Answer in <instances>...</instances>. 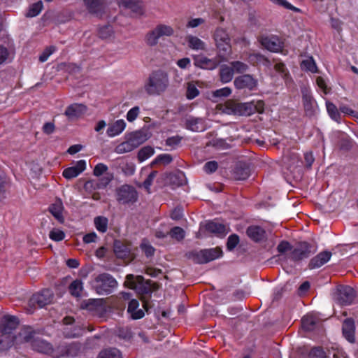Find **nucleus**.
I'll return each instance as SVG.
<instances>
[{
    "instance_id": "nucleus-6",
    "label": "nucleus",
    "mask_w": 358,
    "mask_h": 358,
    "mask_svg": "<svg viewBox=\"0 0 358 358\" xmlns=\"http://www.w3.org/2000/svg\"><path fill=\"white\" fill-rule=\"evenodd\" d=\"M214 39L216 46L223 57H226L231 53L230 38L222 28H217L214 34Z\"/></svg>"
},
{
    "instance_id": "nucleus-48",
    "label": "nucleus",
    "mask_w": 358,
    "mask_h": 358,
    "mask_svg": "<svg viewBox=\"0 0 358 358\" xmlns=\"http://www.w3.org/2000/svg\"><path fill=\"white\" fill-rule=\"evenodd\" d=\"M113 34V27L110 25H105L101 27L99 29L98 34L103 39H108L112 36Z\"/></svg>"
},
{
    "instance_id": "nucleus-12",
    "label": "nucleus",
    "mask_w": 358,
    "mask_h": 358,
    "mask_svg": "<svg viewBox=\"0 0 358 358\" xmlns=\"http://www.w3.org/2000/svg\"><path fill=\"white\" fill-rule=\"evenodd\" d=\"M127 282L130 284L129 286L131 289L137 290V292L141 294L148 295L149 297L151 296L152 289L148 282H142L143 278L141 276H138L136 278V280L139 283L138 285L133 281L134 279V276L133 275H128L127 276Z\"/></svg>"
},
{
    "instance_id": "nucleus-24",
    "label": "nucleus",
    "mask_w": 358,
    "mask_h": 358,
    "mask_svg": "<svg viewBox=\"0 0 358 358\" xmlns=\"http://www.w3.org/2000/svg\"><path fill=\"white\" fill-rule=\"evenodd\" d=\"M355 322L351 318L346 319L343 324V334L345 338L350 342H355Z\"/></svg>"
},
{
    "instance_id": "nucleus-47",
    "label": "nucleus",
    "mask_w": 358,
    "mask_h": 358,
    "mask_svg": "<svg viewBox=\"0 0 358 358\" xmlns=\"http://www.w3.org/2000/svg\"><path fill=\"white\" fill-rule=\"evenodd\" d=\"M42 8H43V2L41 1H40L37 3L32 4L30 6L26 15H27V17H35L37 15H38V13L41 12Z\"/></svg>"
},
{
    "instance_id": "nucleus-27",
    "label": "nucleus",
    "mask_w": 358,
    "mask_h": 358,
    "mask_svg": "<svg viewBox=\"0 0 358 358\" xmlns=\"http://www.w3.org/2000/svg\"><path fill=\"white\" fill-rule=\"evenodd\" d=\"M120 6L130 9L134 13H140L143 8V2L139 0H117Z\"/></svg>"
},
{
    "instance_id": "nucleus-35",
    "label": "nucleus",
    "mask_w": 358,
    "mask_h": 358,
    "mask_svg": "<svg viewBox=\"0 0 358 358\" xmlns=\"http://www.w3.org/2000/svg\"><path fill=\"white\" fill-rule=\"evenodd\" d=\"M43 173V168L42 166L37 162H33L30 164V174L33 180L31 182L34 186L36 187V180L39 178L40 176Z\"/></svg>"
},
{
    "instance_id": "nucleus-43",
    "label": "nucleus",
    "mask_w": 358,
    "mask_h": 358,
    "mask_svg": "<svg viewBox=\"0 0 358 358\" xmlns=\"http://www.w3.org/2000/svg\"><path fill=\"white\" fill-rule=\"evenodd\" d=\"M250 176L248 168L243 166H237L234 171V177L236 180H244Z\"/></svg>"
},
{
    "instance_id": "nucleus-49",
    "label": "nucleus",
    "mask_w": 358,
    "mask_h": 358,
    "mask_svg": "<svg viewBox=\"0 0 358 358\" xmlns=\"http://www.w3.org/2000/svg\"><path fill=\"white\" fill-rule=\"evenodd\" d=\"M114 252L117 257L121 258L125 257L129 252L127 248L118 241L115 242Z\"/></svg>"
},
{
    "instance_id": "nucleus-11",
    "label": "nucleus",
    "mask_w": 358,
    "mask_h": 358,
    "mask_svg": "<svg viewBox=\"0 0 358 358\" xmlns=\"http://www.w3.org/2000/svg\"><path fill=\"white\" fill-rule=\"evenodd\" d=\"M264 103L260 99H253L249 102L238 103L235 110L237 112H264Z\"/></svg>"
},
{
    "instance_id": "nucleus-16",
    "label": "nucleus",
    "mask_w": 358,
    "mask_h": 358,
    "mask_svg": "<svg viewBox=\"0 0 358 358\" xmlns=\"http://www.w3.org/2000/svg\"><path fill=\"white\" fill-rule=\"evenodd\" d=\"M45 306V295L42 292H38L33 294L30 298L28 306L27 308V312L28 313H33L37 308H42Z\"/></svg>"
},
{
    "instance_id": "nucleus-41",
    "label": "nucleus",
    "mask_w": 358,
    "mask_h": 358,
    "mask_svg": "<svg viewBox=\"0 0 358 358\" xmlns=\"http://www.w3.org/2000/svg\"><path fill=\"white\" fill-rule=\"evenodd\" d=\"M8 185V181L5 174L0 173V201L6 197Z\"/></svg>"
},
{
    "instance_id": "nucleus-25",
    "label": "nucleus",
    "mask_w": 358,
    "mask_h": 358,
    "mask_svg": "<svg viewBox=\"0 0 358 358\" xmlns=\"http://www.w3.org/2000/svg\"><path fill=\"white\" fill-rule=\"evenodd\" d=\"M139 303L136 299H131L128 304L127 312L134 320H138L144 317L145 313L143 309L138 308Z\"/></svg>"
},
{
    "instance_id": "nucleus-22",
    "label": "nucleus",
    "mask_w": 358,
    "mask_h": 358,
    "mask_svg": "<svg viewBox=\"0 0 358 358\" xmlns=\"http://www.w3.org/2000/svg\"><path fill=\"white\" fill-rule=\"evenodd\" d=\"M310 254V246L307 243H301L291 253V258L294 261L307 258Z\"/></svg>"
},
{
    "instance_id": "nucleus-32",
    "label": "nucleus",
    "mask_w": 358,
    "mask_h": 358,
    "mask_svg": "<svg viewBox=\"0 0 358 358\" xmlns=\"http://www.w3.org/2000/svg\"><path fill=\"white\" fill-rule=\"evenodd\" d=\"M82 308L90 312L96 313L102 310V303L99 299H89L82 303Z\"/></svg>"
},
{
    "instance_id": "nucleus-30",
    "label": "nucleus",
    "mask_w": 358,
    "mask_h": 358,
    "mask_svg": "<svg viewBox=\"0 0 358 358\" xmlns=\"http://www.w3.org/2000/svg\"><path fill=\"white\" fill-rule=\"evenodd\" d=\"M234 77L233 69L231 66L224 64L220 66V78L222 83L231 82Z\"/></svg>"
},
{
    "instance_id": "nucleus-1",
    "label": "nucleus",
    "mask_w": 358,
    "mask_h": 358,
    "mask_svg": "<svg viewBox=\"0 0 358 358\" xmlns=\"http://www.w3.org/2000/svg\"><path fill=\"white\" fill-rule=\"evenodd\" d=\"M18 324V319L15 316L5 315L2 317L0 322V331L2 333V338H0V350L4 349L10 343H30L34 350L43 352L45 343L42 339L43 332L34 331L29 327L22 329L17 336L13 338L11 341H6Z\"/></svg>"
},
{
    "instance_id": "nucleus-59",
    "label": "nucleus",
    "mask_w": 358,
    "mask_h": 358,
    "mask_svg": "<svg viewBox=\"0 0 358 358\" xmlns=\"http://www.w3.org/2000/svg\"><path fill=\"white\" fill-rule=\"evenodd\" d=\"M157 172L154 171H152L149 176H148V178L145 179V180L143 182V187L148 192H150V186L152 185V182L155 179V178L157 176Z\"/></svg>"
},
{
    "instance_id": "nucleus-10",
    "label": "nucleus",
    "mask_w": 358,
    "mask_h": 358,
    "mask_svg": "<svg viewBox=\"0 0 358 358\" xmlns=\"http://www.w3.org/2000/svg\"><path fill=\"white\" fill-rule=\"evenodd\" d=\"M355 298V291L350 286H341L338 288L337 298L338 303L342 306L350 305Z\"/></svg>"
},
{
    "instance_id": "nucleus-54",
    "label": "nucleus",
    "mask_w": 358,
    "mask_h": 358,
    "mask_svg": "<svg viewBox=\"0 0 358 358\" xmlns=\"http://www.w3.org/2000/svg\"><path fill=\"white\" fill-rule=\"evenodd\" d=\"M239 243V237L236 234H231L227 239V247L229 250H234Z\"/></svg>"
},
{
    "instance_id": "nucleus-38",
    "label": "nucleus",
    "mask_w": 358,
    "mask_h": 358,
    "mask_svg": "<svg viewBox=\"0 0 358 358\" xmlns=\"http://www.w3.org/2000/svg\"><path fill=\"white\" fill-rule=\"evenodd\" d=\"M83 289V284L81 280H76L69 285V292L71 295L79 297L81 296Z\"/></svg>"
},
{
    "instance_id": "nucleus-4",
    "label": "nucleus",
    "mask_w": 358,
    "mask_h": 358,
    "mask_svg": "<svg viewBox=\"0 0 358 358\" xmlns=\"http://www.w3.org/2000/svg\"><path fill=\"white\" fill-rule=\"evenodd\" d=\"M222 255V250L216 248L193 251L190 253L189 257L197 264H206L220 257Z\"/></svg>"
},
{
    "instance_id": "nucleus-9",
    "label": "nucleus",
    "mask_w": 358,
    "mask_h": 358,
    "mask_svg": "<svg viewBox=\"0 0 358 358\" xmlns=\"http://www.w3.org/2000/svg\"><path fill=\"white\" fill-rule=\"evenodd\" d=\"M117 199L122 203L135 202L137 199V192L130 185H122L117 190Z\"/></svg>"
},
{
    "instance_id": "nucleus-50",
    "label": "nucleus",
    "mask_w": 358,
    "mask_h": 358,
    "mask_svg": "<svg viewBox=\"0 0 358 358\" xmlns=\"http://www.w3.org/2000/svg\"><path fill=\"white\" fill-rule=\"evenodd\" d=\"M49 237L50 239L55 241H60L65 237L64 232L59 229H54L50 231Z\"/></svg>"
},
{
    "instance_id": "nucleus-17",
    "label": "nucleus",
    "mask_w": 358,
    "mask_h": 358,
    "mask_svg": "<svg viewBox=\"0 0 358 358\" xmlns=\"http://www.w3.org/2000/svg\"><path fill=\"white\" fill-rule=\"evenodd\" d=\"M125 139H127L134 149L138 148L148 139L146 133L141 131H136L125 135Z\"/></svg>"
},
{
    "instance_id": "nucleus-28",
    "label": "nucleus",
    "mask_w": 358,
    "mask_h": 358,
    "mask_svg": "<svg viewBox=\"0 0 358 358\" xmlns=\"http://www.w3.org/2000/svg\"><path fill=\"white\" fill-rule=\"evenodd\" d=\"M247 234L255 242H259L265 238V231L262 227L257 226L248 227Z\"/></svg>"
},
{
    "instance_id": "nucleus-64",
    "label": "nucleus",
    "mask_w": 358,
    "mask_h": 358,
    "mask_svg": "<svg viewBox=\"0 0 358 358\" xmlns=\"http://www.w3.org/2000/svg\"><path fill=\"white\" fill-rule=\"evenodd\" d=\"M180 141L181 138L180 136H175L168 138L166 141V145L173 148L180 143Z\"/></svg>"
},
{
    "instance_id": "nucleus-15",
    "label": "nucleus",
    "mask_w": 358,
    "mask_h": 358,
    "mask_svg": "<svg viewBox=\"0 0 358 358\" xmlns=\"http://www.w3.org/2000/svg\"><path fill=\"white\" fill-rule=\"evenodd\" d=\"M203 227L208 232L217 236H224L228 233V229L224 224L215 221L206 222Z\"/></svg>"
},
{
    "instance_id": "nucleus-36",
    "label": "nucleus",
    "mask_w": 358,
    "mask_h": 358,
    "mask_svg": "<svg viewBox=\"0 0 358 358\" xmlns=\"http://www.w3.org/2000/svg\"><path fill=\"white\" fill-rule=\"evenodd\" d=\"M199 94L198 82H189L187 83L186 96L188 99H193Z\"/></svg>"
},
{
    "instance_id": "nucleus-44",
    "label": "nucleus",
    "mask_w": 358,
    "mask_h": 358,
    "mask_svg": "<svg viewBox=\"0 0 358 358\" xmlns=\"http://www.w3.org/2000/svg\"><path fill=\"white\" fill-rule=\"evenodd\" d=\"M134 150V147L131 146L129 141L127 139H125L124 142L120 143L115 147V152L117 154H124L131 152Z\"/></svg>"
},
{
    "instance_id": "nucleus-53",
    "label": "nucleus",
    "mask_w": 358,
    "mask_h": 358,
    "mask_svg": "<svg viewBox=\"0 0 358 358\" xmlns=\"http://www.w3.org/2000/svg\"><path fill=\"white\" fill-rule=\"evenodd\" d=\"M170 235L172 238L180 241L185 237V231L181 227H175L171 230Z\"/></svg>"
},
{
    "instance_id": "nucleus-26",
    "label": "nucleus",
    "mask_w": 358,
    "mask_h": 358,
    "mask_svg": "<svg viewBox=\"0 0 358 358\" xmlns=\"http://www.w3.org/2000/svg\"><path fill=\"white\" fill-rule=\"evenodd\" d=\"M126 123L123 120H118L107 129V135L109 137H115L120 134L125 129Z\"/></svg>"
},
{
    "instance_id": "nucleus-14",
    "label": "nucleus",
    "mask_w": 358,
    "mask_h": 358,
    "mask_svg": "<svg viewBox=\"0 0 358 358\" xmlns=\"http://www.w3.org/2000/svg\"><path fill=\"white\" fill-rule=\"evenodd\" d=\"M86 169L85 160L78 161L73 166L65 169L63 171V176L66 179H72L77 177Z\"/></svg>"
},
{
    "instance_id": "nucleus-21",
    "label": "nucleus",
    "mask_w": 358,
    "mask_h": 358,
    "mask_svg": "<svg viewBox=\"0 0 358 358\" xmlns=\"http://www.w3.org/2000/svg\"><path fill=\"white\" fill-rule=\"evenodd\" d=\"M84 3L89 12L96 15H101L106 7L105 0H84Z\"/></svg>"
},
{
    "instance_id": "nucleus-63",
    "label": "nucleus",
    "mask_w": 358,
    "mask_h": 358,
    "mask_svg": "<svg viewBox=\"0 0 358 358\" xmlns=\"http://www.w3.org/2000/svg\"><path fill=\"white\" fill-rule=\"evenodd\" d=\"M217 163L215 161H210L205 164L203 166V170L205 172L208 173H211L215 172L217 169Z\"/></svg>"
},
{
    "instance_id": "nucleus-37",
    "label": "nucleus",
    "mask_w": 358,
    "mask_h": 358,
    "mask_svg": "<svg viewBox=\"0 0 358 358\" xmlns=\"http://www.w3.org/2000/svg\"><path fill=\"white\" fill-rule=\"evenodd\" d=\"M94 223L98 231L105 233L107 231L108 220L106 217H96L94 220Z\"/></svg>"
},
{
    "instance_id": "nucleus-56",
    "label": "nucleus",
    "mask_w": 358,
    "mask_h": 358,
    "mask_svg": "<svg viewBox=\"0 0 358 358\" xmlns=\"http://www.w3.org/2000/svg\"><path fill=\"white\" fill-rule=\"evenodd\" d=\"M87 110L85 105L82 103H73L68 106L65 112H85Z\"/></svg>"
},
{
    "instance_id": "nucleus-58",
    "label": "nucleus",
    "mask_w": 358,
    "mask_h": 358,
    "mask_svg": "<svg viewBox=\"0 0 358 358\" xmlns=\"http://www.w3.org/2000/svg\"><path fill=\"white\" fill-rule=\"evenodd\" d=\"M108 169V168L106 164L103 163H99L95 166L93 173L95 176L99 177L106 173Z\"/></svg>"
},
{
    "instance_id": "nucleus-33",
    "label": "nucleus",
    "mask_w": 358,
    "mask_h": 358,
    "mask_svg": "<svg viewBox=\"0 0 358 358\" xmlns=\"http://www.w3.org/2000/svg\"><path fill=\"white\" fill-rule=\"evenodd\" d=\"M187 127L188 129L195 131L200 132L206 129V125L201 119L194 118L187 120Z\"/></svg>"
},
{
    "instance_id": "nucleus-40",
    "label": "nucleus",
    "mask_w": 358,
    "mask_h": 358,
    "mask_svg": "<svg viewBox=\"0 0 358 358\" xmlns=\"http://www.w3.org/2000/svg\"><path fill=\"white\" fill-rule=\"evenodd\" d=\"M154 149L151 146H145L138 152V159L143 162L154 155Z\"/></svg>"
},
{
    "instance_id": "nucleus-2",
    "label": "nucleus",
    "mask_w": 358,
    "mask_h": 358,
    "mask_svg": "<svg viewBox=\"0 0 358 358\" xmlns=\"http://www.w3.org/2000/svg\"><path fill=\"white\" fill-rule=\"evenodd\" d=\"M168 85V75L164 71L158 70L150 75L145 90L149 94L156 95L164 92Z\"/></svg>"
},
{
    "instance_id": "nucleus-61",
    "label": "nucleus",
    "mask_w": 358,
    "mask_h": 358,
    "mask_svg": "<svg viewBox=\"0 0 358 358\" xmlns=\"http://www.w3.org/2000/svg\"><path fill=\"white\" fill-rule=\"evenodd\" d=\"M205 20L201 17L192 18L187 22L186 27L187 28H196L200 26L201 24H203Z\"/></svg>"
},
{
    "instance_id": "nucleus-52",
    "label": "nucleus",
    "mask_w": 358,
    "mask_h": 358,
    "mask_svg": "<svg viewBox=\"0 0 358 358\" xmlns=\"http://www.w3.org/2000/svg\"><path fill=\"white\" fill-rule=\"evenodd\" d=\"M173 160L172 157L169 154H162L157 157V158L152 162L154 164H168Z\"/></svg>"
},
{
    "instance_id": "nucleus-18",
    "label": "nucleus",
    "mask_w": 358,
    "mask_h": 358,
    "mask_svg": "<svg viewBox=\"0 0 358 358\" xmlns=\"http://www.w3.org/2000/svg\"><path fill=\"white\" fill-rule=\"evenodd\" d=\"M194 62L196 66L208 70H213L218 65L215 59H209L204 55L194 56Z\"/></svg>"
},
{
    "instance_id": "nucleus-8",
    "label": "nucleus",
    "mask_w": 358,
    "mask_h": 358,
    "mask_svg": "<svg viewBox=\"0 0 358 358\" xmlns=\"http://www.w3.org/2000/svg\"><path fill=\"white\" fill-rule=\"evenodd\" d=\"M234 85L237 90L253 91L257 87L258 80L250 74H243L234 79Z\"/></svg>"
},
{
    "instance_id": "nucleus-51",
    "label": "nucleus",
    "mask_w": 358,
    "mask_h": 358,
    "mask_svg": "<svg viewBox=\"0 0 358 358\" xmlns=\"http://www.w3.org/2000/svg\"><path fill=\"white\" fill-rule=\"evenodd\" d=\"M141 248L147 257H151L154 255L155 248L149 243L147 240H143L141 244Z\"/></svg>"
},
{
    "instance_id": "nucleus-57",
    "label": "nucleus",
    "mask_w": 358,
    "mask_h": 358,
    "mask_svg": "<svg viewBox=\"0 0 358 358\" xmlns=\"http://www.w3.org/2000/svg\"><path fill=\"white\" fill-rule=\"evenodd\" d=\"M271 1H272L273 3H275V4H278L279 6H281L288 10H293V11H295V12H299L300 11V9H299L298 8L296 7H294V6H292L291 3H289L288 1H287L286 0H270Z\"/></svg>"
},
{
    "instance_id": "nucleus-3",
    "label": "nucleus",
    "mask_w": 358,
    "mask_h": 358,
    "mask_svg": "<svg viewBox=\"0 0 358 358\" xmlns=\"http://www.w3.org/2000/svg\"><path fill=\"white\" fill-rule=\"evenodd\" d=\"M117 285L116 280L108 273H101L91 282L92 287L100 295L110 294Z\"/></svg>"
},
{
    "instance_id": "nucleus-5",
    "label": "nucleus",
    "mask_w": 358,
    "mask_h": 358,
    "mask_svg": "<svg viewBox=\"0 0 358 358\" xmlns=\"http://www.w3.org/2000/svg\"><path fill=\"white\" fill-rule=\"evenodd\" d=\"M174 30L172 27L160 24L148 32L145 36V41L150 46L157 44L159 38L164 36H171L173 34Z\"/></svg>"
},
{
    "instance_id": "nucleus-19",
    "label": "nucleus",
    "mask_w": 358,
    "mask_h": 358,
    "mask_svg": "<svg viewBox=\"0 0 358 358\" xmlns=\"http://www.w3.org/2000/svg\"><path fill=\"white\" fill-rule=\"evenodd\" d=\"M64 210V205L60 199H57L48 208L49 212L59 223H63L64 222V217L63 215Z\"/></svg>"
},
{
    "instance_id": "nucleus-39",
    "label": "nucleus",
    "mask_w": 358,
    "mask_h": 358,
    "mask_svg": "<svg viewBox=\"0 0 358 358\" xmlns=\"http://www.w3.org/2000/svg\"><path fill=\"white\" fill-rule=\"evenodd\" d=\"M98 358H122V355L117 348H108L102 350Z\"/></svg>"
},
{
    "instance_id": "nucleus-20",
    "label": "nucleus",
    "mask_w": 358,
    "mask_h": 358,
    "mask_svg": "<svg viewBox=\"0 0 358 358\" xmlns=\"http://www.w3.org/2000/svg\"><path fill=\"white\" fill-rule=\"evenodd\" d=\"M301 94L306 112L315 111V101L312 96L310 89L306 86L302 87Z\"/></svg>"
},
{
    "instance_id": "nucleus-23",
    "label": "nucleus",
    "mask_w": 358,
    "mask_h": 358,
    "mask_svg": "<svg viewBox=\"0 0 358 358\" xmlns=\"http://www.w3.org/2000/svg\"><path fill=\"white\" fill-rule=\"evenodd\" d=\"M331 257V253L330 252H322L310 260L309 267L310 268H319L328 262Z\"/></svg>"
},
{
    "instance_id": "nucleus-45",
    "label": "nucleus",
    "mask_w": 358,
    "mask_h": 358,
    "mask_svg": "<svg viewBox=\"0 0 358 358\" xmlns=\"http://www.w3.org/2000/svg\"><path fill=\"white\" fill-rule=\"evenodd\" d=\"M301 66L302 69L309 71L312 73L317 71L316 64L312 57L303 60L301 64Z\"/></svg>"
},
{
    "instance_id": "nucleus-55",
    "label": "nucleus",
    "mask_w": 358,
    "mask_h": 358,
    "mask_svg": "<svg viewBox=\"0 0 358 358\" xmlns=\"http://www.w3.org/2000/svg\"><path fill=\"white\" fill-rule=\"evenodd\" d=\"M316 83L320 90L325 94L329 93L330 88L328 87L325 79L321 76L316 78Z\"/></svg>"
},
{
    "instance_id": "nucleus-7",
    "label": "nucleus",
    "mask_w": 358,
    "mask_h": 358,
    "mask_svg": "<svg viewBox=\"0 0 358 358\" xmlns=\"http://www.w3.org/2000/svg\"><path fill=\"white\" fill-rule=\"evenodd\" d=\"M80 345L78 343H71L62 348L60 352L54 350L50 343H46V355H50L53 358H57L62 355L68 357H75L80 351Z\"/></svg>"
},
{
    "instance_id": "nucleus-60",
    "label": "nucleus",
    "mask_w": 358,
    "mask_h": 358,
    "mask_svg": "<svg viewBox=\"0 0 358 358\" xmlns=\"http://www.w3.org/2000/svg\"><path fill=\"white\" fill-rule=\"evenodd\" d=\"M122 169L125 175L131 176L135 172L136 166L133 162H126L122 166Z\"/></svg>"
},
{
    "instance_id": "nucleus-46",
    "label": "nucleus",
    "mask_w": 358,
    "mask_h": 358,
    "mask_svg": "<svg viewBox=\"0 0 358 358\" xmlns=\"http://www.w3.org/2000/svg\"><path fill=\"white\" fill-rule=\"evenodd\" d=\"M231 67L233 69L234 73H243L246 72L249 69L248 64L239 61L231 62Z\"/></svg>"
},
{
    "instance_id": "nucleus-62",
    "label": "nucleus",
    "mask_w": 358,
    "mask_h": 358,
    "mask_svg": "<svg viewBox=\"0 0 358 358\" xmlns=\"http://www.w3.org/2000/svg\"><path fill=\"white\" fill-rule=\"evenodd\" d=\"M310 358H325V352L320 348H315L309 353Z\"/></svg>"
},
{
    "instance_id": "nucleus-29",
    "label": "nucleus",
    "mask_w": 358,
    "mask_h": 358,
    "mask_svg": "<svg viewBox=\"0 0 358 358\" xmlns=\"http://www.w3.org/2000/svg\"><path fill=\"white\" fill-rule=\"evenodd\" d=\"M15 52L13 48L0 45V65L12 61Z\"/></svg>"
},
{
    "instance_id": "nucleus-42",
    "label": "nucleus",
    "mask_w": 358,
    "mask_h": 358,
    "mask_svg": "<svg viewBox=\"0 0 358 358\" xmlns=\"http://www.w3.org/2000/svg\"><path fill=\"white\" fill-rule=\"evenodd\" d=\"M232 92V90L229 87H224L218 90H216L212 92V97L215 101H217V99H223L228 97Z\"/></svg>"
},
{
    "instance_id": "nucleus-31",
    "label": "nucleus",
    "mask_w": 358,
    "mask_h": 358,
    "mask_svg": "<svg viewBox=\"0 0 358 358\" xmlns=\"http://www.w3.org/2000/svg\"><path fill=\"white\" fill-rule=\"evenodd\" d=\"M187 42L189 48L194 50H204L206 49L205 43L197 36L189 35L187 36Z\"/></svg>"
},
{
    "instance_id": "nucleus-34",
    "label": "nucleus",
    "mask_w": 358,
    "mask_h": 358,
    "mask_svg": "<svg viewBox=\"0 0 358 358\" xmlns=\"http://www.w3.org/2000/svg\"><path fill=\"white\" fill-rule=\"evenodd\" d=\"M316 317L313 314H308L303 317L301 320L302 327L306 331L314 329L316 324Z\"/></svg>"
},
{
    "instance_id": "nucleus-13",
    "label": "nucleus",
    "mask_w": 358,
    "mask_h": 358,
    "mask_svg": "<svg viewBox=\"0 0 358 358\" xmlns=\"http://www.w3.org/2000/svg\"><path fill=\"white\" fill-rule=\"evenodd\" d=\"M261 43L266 49L274 52H280L283 47L281 40L273 35L262 37Z\"/></svg>"
}]
</instances>
